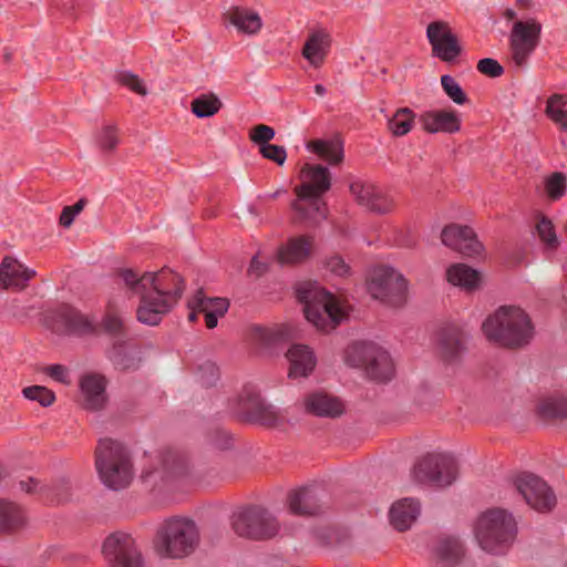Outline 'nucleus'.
Here are the masks:
<instances>
[{
  "instance_id": "1",
  "label": "nucleus",
  "mask_w": 567,
  "mask_h": 567,
  "mask_svg": "<svg viewBox=\"0 0 567 567\" xmlns=\"http://www.w3.org/2000/svg\"><path fill=\"white\" fill-rule=\"evenodd\" d=\"M116 274L131 292L140 296L136 317L148 326H157L177 305L185 289L183 278L166 267L141 276L130 268L118 269Z\"/></svg>"
},
{
  "instance_id": "2",
  "label": "nucleus",
  "mask_w": 567,
  "mask_h": 567,
  "mask_svg": "<svg viewBox=\"0 0 567 567\" xmlns=\"http://www.w3.org/2000/svg\"><path fill=\"white\" fill-rule=\"evenodd\" d=\"M482 330L489 341L508 349L523 348L534 337L528 315L514 306L499 307L485 319Z\"/></svg>"
},
{
  "instance_id": "3",
  "label": "nucleus",
  "mask_w": 567,
  "mask_h": 567,
  "mask_svg": "<svg viewBox=\"0 0 567 567\" xmlns=\"http://www.w3.org/2000/svg\"><path fill=\"white\" fill-rule=\"evenodd\" d=\"M473 532L484 551L492 555H504L515 543L518 526L511 512L493 507L477 516Z\"/></svg>"
},
{
  "instance_id": "4",
  "label": "nucleus",
  "mask_w": 567,
  "mask_h": 567,
  "mask_svg": "<svg viewBox=\"0 0 567 567\" xmlns=\"http://www.w3.org/2000/svg\"><path fill=\"white\" fill-rule=\"evenodd\" d=\"M199 539V530L194 520L171 517L158 526L153 548L161 558L183 559L196 550Z\"/></svg>"
},
{
  "instance_id": "5",
  "label": "nucleus",
  "mask_w": 567,
  "mask_h": 567,
  "mask_svg": "<svg viewBox=\"0 0 567 567\" xmlns=\"http://www.w3.org/2000/svg\"><path fill=\"white\" fill-rule=\"evenodd\" d=\"M95 466L102 482L110 488L126 487L132 478V462L126 449L118 441L102 439L95 450Z\"/></svg>"
},
{
  "instance_id": "6",
  "label": "nucleus",
  "mask_w": 567,
  "mask_h": 567,
  "mask_svg": "<svg viewBox=\"0 0 567 567\" xmlns=\"http://www.w3.org/2000/svg\"><path fill=\"white\" fill-rule=\"evenodd\" d=\"M344 361L350 367L363 368L375 381H389L394 374L389 353L373 342H353L346 349Z\"/></svg>"
},
{
  "instance_id": "7",
  "label": "nucleus",
  "mask_w": 567,
  "mask_h": 567,
  "mask_svg": "<svg viewBox=\"0 0 567 567\" xmlns=\"http://www.w3.org/2000/svg\"><path fill=\"white\" fill-rule=\"evenodd\" d=\"M231 527L239 537L252 540H268L280 532L277 517L261 505H249L235 513Z\"/></svg>"
},
{
  "instance_id": "8",
  "label": "nucleus",
  "mask_w": 567,
  "mask_h": 567,
  "mask_svg": "<svg viewBox=\"0 0 567 567\" xmlns=\"http://www.w3.org/2000/svg\"><path fill=\"white\" fill-rule=\"evenodd\" d=\"M298 298L305 305L306 319L318 330L329 331L340 323L341 309L329 291L320 288L300 289Z\"/></svg>"
},
{
  "instance_id": "9",
  "label": "nucleus",
  "mask_w": 567,
  "mask_h": 567,
  "mask_svg": "<svg viewBox=\"0 0 567 567\" xmlns=\"http://www.w3.org/2000/svg\"><path fill=\"white\" fill-rule=\"evenodd\" d=\"M101 554L111 567H144L146 563L137 539L131 533L121 529L103 539Z\"/></svg>"
},
{
  "instance_id": "10",
  "label": "nucleus",
  "mask_w": 567,
  "mask_h": 567,
  "mask_svg": "<svg viewBox=\"0 0 567 567\" xmlns=\"http://www.w3.org/2000/svg\"><path fill=\"white\" fill-rule=\"evenodd\" d=\"M367 286L372 298L379 299L391 307H401L406 301V280L392 268H374Z\"/></svg>"
},
{
  "instance_id": "11",
  "label": "nucleus",
  "mask_w": 567,
  "mask_h": 567,
  "mask_svg": "<svg viewBox=\"0 0 567 567\" xmlns=\"http://www.w3.org/2000/svg\"><path fill=\"white\" fill-rule=\"evenodd\" d=\"M457 466L455 462L441 454H427L422 457L413 468L414 480L422 484L437 487L450 486L456 478Z\"/></svg>"
},
{
  "instance_id": "12",
  "label": "nucleus",
  "mask_w": 567,
  "mask_h": 567,
  "mask_svg": "<svg viewBox=\"0 0 567 567\" xmlns=\"http://www.w3.org/2000/svg\"><path fill=\"white\" fill-rule=\"evenodd\" d=\"M542 24L535 19L516 21L509 34L511 55L514 64L524 68L539 43Z\"/></svg>"
},
{
  "instance_id": "13",
  "label": "nucleus",
  "mask_w": 567,
  "mask_h": 567,
  "mask_svg": "<svg viewBox=\"0 0 567 567\" xmlns=\"http://www.w3.org/2000/svg\"><path fill=\"white\" fill-rule=\"evenodd\" d=\"M517 492L526 503L539 513L550 512L557 503L554 491L540 477L534 474H524L516 478Z\"/></svg>"
},
{
  "instance_id": "14",
  "label": "nucleus",
  "mask_w": 567,
  "mask_h": 567,
  "mask_svg": "<svg viewBox=\"0 0 567 567\" xmlns=\"http://www.w3.org/2000/svg\"><path fill=\"white\" fill-rule=\"evenodd\" d=\"M426 38L432 47V54L443 62H452L462 53L458 38L446 21L429 23Z\"/></svg>"
},
{
  "instance_id": "15",
  "label": "nucleus",
  "mask_w": 567,
  "mask_h": 567,
  "mask_svg": "<svg viewBox=\"0 0 567 567\" xmlns=\"http://www.w3.org/2000/svg\"><path fill=\"white\" fill-rule=\"evenodd\" d=\"M53 319L64 327L68 334L76 337H99L101 328L93 315H86L79 309L62 305L53 312Z\"/></svg>"
},
{
  "instance_id": "16",
  "label": "nucleus",
  "mask_w": 567,
  "mask_h": 567,
  "mask_svg": "<svg viewBox=\"0 0 567 567\" xmlns=\"http://www.w3.org/2000/svg\"><path fill=\"white\" fill-rule=\"evenodd\" d=\"M327 498V493L321 487H301L288 494L287 504L291 514L311 517L323 513Z\"/></svg>"
},
{
  "instance_id": "17",
  "label": "nucleus",
  "mask_w": 567,
  "mask_h": 567,
  "mask_svg": "<svg viewBox=\"0 0 567 567\" xmlns=\"http://www.w3.org/2000/svg\"><path fill=\"white\" fill-rule=\"evenodd\" d=\"M442 243L466 257H475L484 251L474 229L467 225L450 224L441 233Z\"/></svg>"
},
{
  "instance_id": "18",
  "label": "nucleus",
  "mask_w": 567,
  "mask_h": 567,
  "mask_svg": "<svg viewBox=\"0 0 567 567\" xmlns=\"http://www.w3.org/2000/svg\"><path fill=\"white\" fill-rule=\"evenodd\" d=\"M303 183L295 188L299 199H317L331 187V175L322 165L305 164L301 168Z\"/></svg>"
},
{
  "instance_id": "19",
  "label": "nucleus",
  "mask_w": 567,
  "mask_h": 567,
  "mask_svg": "<svg viewBox=\"0 0 567 567\" xmlns=\"http://www.w3.org/2000/svg\"><path fill=\"white\" fill-rule=\"evenodd\" d=\"M350 192L355 202L375 214H388L394 207V202L372 183L355 181L350 184Z\"/></svg>"
},
{
  "instance_id": "20",
  "label": "nucleus",
  "mask_w": 567,
  "mask_h": 567,
  "mask_svg": "<svg viewBox=\"0 0 567 567\" xmlns=\"http://www.w3.org/2000/svg\"><path fill=\"white\" fill-rule=\"evenodd\" d=\"M422 128L429 134H455L461 131V117L454 110H432L420 115Z\"/></svg>"
},
{
  "instance_id": "21",
  "label": "nucleus",
  "mask_w": 567,
  "mask_h": 567,
  "mask_svg": "<svg viewBox=\"0 0 567 567\" xmlns=\"http://www.w3.org/2000/svg\"><path fill=\"white\" fill-rule=\"evenodd\" d=\"M303 405L307 413L318 417L336 419L341 416L346 410L339 398L322 391L307 394L303 399Z\"/></svg>"
},
{
  "instance_id": "22",
  "label": "nucleus",
  "mask_w": 567,
  "mask_h": 567,
  "mask_svg": "<svg viewBox=\"0 0 567 567\" xmlns=\"http://www.w3.org/2000/svg\"><path fill=\"white\" fill-rule=\"evenodd\" d=\"M106 379L96 373L85 374L80 380V389L83 395V409L87 411H100L106 403Z\"/></svg>"
},
{
  "instance_id": "23",
  "label": "nucleus",
  "mask_w": 567,
  "mask_h": 567,
  "mask_svg": "<svg viewBox=\"0 0 567 567\" xmlns=\"http://www.w3.org/2000/svg\"><path fill=\"white\" fill-rule=\"evenodd\" d=\"M188 307H194L205 316V324L208 329L217 327L218 318L226 315L229 309V301L226 298L206 297L199 289L188 301Z\"/></svg>"
},
{
  "instance_id": "24",
  "label": "nucleus",
  "mask_w": 567,
  "mask_h": 567,
  "mask_svg": "<svg viewBox=\"0 0 567 567\" xmlns=\"http://www.w3.org/2000/svg\"><path fill=\"white\" fill-rule=\"evenodd\" d=\"M221 19L225 25L231 24L238 32L247 35L257 34L262 27L261 18L256 11L240 6L230 7L223 13Z\"/></svg>"
},
{
  "instance_id": "25",
  "label": "nucleus",
  "mask_w": 567,
  "mask_h": 567,
  "mask_svg": "<svg viewBox=\"0 0 567 567\" xmlns=\"http://www.w3.org/2000/svg\"><path fill=\"white\" fill-rule=\"evenodd\" d=\"M35 276V270L25 268L13 257H4L0 264V289H23Z\"/></svg>"
},
{
  "instance_id": "26",
  "label": "nucleus",
  "mask_w": 567,
  "mask_h": 567,
  "mask_svg": "<svg viewBox=\"0 0 567 567\" xmlns=\"http://www.w3.org/2000/svg\"><path fill=\"white\" fill-rule=\"evenodd\" d=\"M330 44L331 38L326 30H315L309 33L301 54L311 66L319 69L324 63Z\"/></svg>"
},
{
  "instance_id": "27",
  "label": "nucleus",
  "mask_w": 567,
  "mask_h": 567,
  "mask_svg": "<svg viewBox=\"0 0 567 567\" xmlns=\"http://www.w3.org/2000/svg\"><path fill=\"white\" fill-rule=\"evenodd\" d=\"M421 512L419 501L414 498H402L392 504L389 518L390 524L398 532H405L416 522Z\"/></svg>"
},
{
  "instance_id": "28",
  "label": "nucleus",
  "mask_w": 567,
  "mask_h": 567,
  "mask_svg": "<svg viewBox=\"0 0 567 567\" xmlns=\"http://www.w3.org/2000/svg\"><path fill=\"white\" fill-rule=\"evenodd\" d=\"M290 363L289 378H301L309 375L317 363L316 357L308 346L295 344L286 353Z\"/></svg>"
},
{
  "instance_id": "29",
  "label": "nucleus",
  "mask_w": 567,
  "mask_h": 567,
  "mask_svg": "<svg viewBox=\"0 0 567 567\" xmlns=\"http://www.w3.org/2000/svg\"><path fill=\"white\" fill-rule=\"evenodd\" d=\"M436 557L451 565H462L467 563L466 549L460 538L449 536L441 538L434 549Z\"/></svg>"
},
{
  "instance_id": "30",
  "label": "nucleus",
  "mask_w": 567,
  "mask_h": 567,
  "mask_svg": "<svg viewBox=\"0 0 567 567\" xmlns=\"http://www.w3.org/2000/svg\"><path fill=\"white\" fill-rule=\"evenodd\" d=\"M109 358L115 369L121 371L136 370L141 358L138 349L127 342H116L109 352Z\"/></svg>"
},
{
  "instance_id": "31",
  "label": "nucleus",
  "mask_w": 567,
  "mask_h": 567,
  "mask_svg": "<svg viewBox=\"0 0 567 567\" xmlns=\"http://www.w3.org/2000/svg\"><path fill=\"white\" fill-rule=\"evenodd\" d=\"M312 247V238L300 236L288 241L285 248L279 250V261L281 264H296L303 261L309 257Z\"/></svg>"
},
{
  "instance_id": "32",
  "label": "nucleus",
  "mask_w": 567,
  "mask_h": 567,
  "mask_svg": "<svg viewBox=\"0 0 567 567\" xmlns=\"http://www.w3.org/2000/svg\"><path fill=\"white\" fill-rule=\"evenodd\" d=\"M24 523V513L18 504L0 499V532H16L20 529Z\"/></svg>"
},
{
  "instance_id": "33",
  "label": "nucleus",
  "mask_w": 567,
  "mask_h": 567,
  "mask_svg": "<svg viewBox=\"0 0 567 567\" xmlns=\"http://www.w3.org/2000/svg\"><path fill=\"white\" fill-rule=\"evenodd\" d=\"M308 147L330 165H338L343 161V144L339 138L316 140Z\"/></svg>"
},
{
  "instance_id": "34",
  "label": "nucleus",
  "mask_w": 567,
  "mask_h": 567,
  "mask_svg": "<svg viewBox=\"0 0 567 567\" xmlns=\"http://www.w3.org/2000/svg\"><path fill=\"white\" fill-rule=\"evenodd\" d=\"M447 280L454 286H460L466 290H473L478 287L481 277L478 271L464 265L456 264L447 269Z\"/></svg>"
},
{
  "instance_id": "35",
  "label": "nucleus",
  "mask_w": 567,
  "mask_h": 567,
  "mask_svg": "<svg viewBox=\"0 0 567 567\" xmlns=\"http://www.w3.org/2000/svg\"><path fill=\"white\" fill-rule=\"evenodd\" d=\"M465 336L456 328L442 330L440 336V349L446 360L455 359L465 348Z\"/></svg>"
},
{
  "instance_id": "36",
  "label": "nucleus",
  "mask_w": 567,
  "mask_h": 567,
  "mask_svg": "<svg viewBox=\"0 0 567 567\" xmlns=\"http://www.w3.org/2000/svg\"><path fill=\"white\" fill-rule=\"evenodd\" d=\"M545 113L558 126L559 131L567 132V95L554 94L549 96Z\"/></svg>"
},
{
  "instance_id": "37",
  "label": "nucleus",
  "mask_w": 567,
  "mask_h": 567,
  "mask_svg": "<svg viewBox=\"0 0 567 567\" xmlns=\"http://www.w3.org/2000/svg\"><path fill=\"white\" fill-rule=\"evenodd\" d=\"M415 113L410 107H400L388 121V130L395 137L406 135L414 126Z\"/></svg>"
},
{
  "instance_id": "38",
  "label": "nucleus",
  "mask_w": 567,
  "mask_h": 567,
  "mask_svg": "<svg viewBox=\"0 0 567 567\" xmlns=\"http://www.w3.org/2000/svg\"><path fill=\"white\" fill-rule=\"evenodd\" d=\"M223 107L221 101L214 93L202 94L190 103L192 112L199 118L210 117Z\"/></svg>"
},
{
  "instance_id": "39",
  "label": "nucleus",
  "mask_w": 567,
  "mask_h": 567,
  "mask_svg": "<svg viewBox=\"0 0 567 567\" xmlns=\"http://www.w3.org/2000/svg\"><path fill=\"white\" fill-rule=\"evenodd\" d=\"M299 197L291 203V208L295 210L296 216L293 223H309L317 224L320 218H324L323 213L317 202L301 203Z\"/></svg>"
},
{
  "instance_id": "40",
  "label": "nucleus",
  "mask_w": 567,
  "mask_h": 567,
  "mask_svg": "<svg viewBox=\"0 0 567 567\" xmlns=\"http://www.w3.org/2000/svg\"><path fill=\"white\" fill-rule=\"evenodd\" d=\"M248 420L250 422L260 424L267 427L277 426L281 417L272 405L265 403H257L250 411H248Z\"/></svg>"
},
{
  "instance_id": "41",
  "label": "nucleus",
  "mask_w": 567,
  "mask_h": 567,
  "mask_svg": "<svg viewBox=\"0 0 567 567\" xmlns=\"http://www.w3.org/2000/svg\"><path fill=\"white\" fill-rule=\"evenodd\" d=\"M101 333L105 332L111 336H121L124 332V323L118 315L114 301L109 300L105 308V313L101 320Z\"/></svg>"
},
{
  "instance_id": "42",
  "label": "nucleus",
  "mask_w": 567,
  "mask_h": 567,
  "mask_svg": "<svg viewBox=\"0 0 567 567\" xmlns=\"http://www.w3.org/2000/svg\"><path fill=\"white\" fill-rule=\"evenodd\" d=\"M537 411L544 420L567 419V398H548L538 405Z\"/></svg>"
},
{
  "instance_id": "43",
  "label": "nucleus",
  "mask_w": 567,
  "mask_h": 567,
  "mask_svg": "<svg viewBox=\"0 0 567 567\" xmlns=\"http://www.w3.org/2000/svg\"><path fill=\"white\" fill-rule=\"evenodd\" d=\"M284 336L282 329H269L261 326H252L249 329L250 341L260 347L272 346L282 340Z\"/></svg>"
},
{
  "instance_id": "44",
  "label": "nucleus",
  "mask_w": 567,
  "mask_h": 567,
  "mask_svg": "<svg viewBox=\"0 0 567 567\" xmlns=\"http://www.w3.org/2000/svg\"><path fill=\"white\" fill-rule=\"evenodd\" d=\"M96 143L103 154H113L120 144L118 128L114 124H105L101 127Z\"/></svg>"
},
{
  "instance_id": "45",
  "label": "nucleus",
  "mask_w": 567,
  "mask_h": 567,
  "mask_svg": "<svg viewBox=\"0 0 567 567\" xmlns=\"http://www.w3.org/2000/svg\"><path fill=\"white\" fill-rule=\"evenodd\" d=\"M544 186L548 198L558 200L566 194L567 177L561 172H555L546 177Z\"/></svg>"
},
{
  "instance_id": "46",
  "label": "nucleus",
  "mask_w": 567,
  "mask_h": 567,
  "mask_svg": "<svg viewBox=\"0 0 567 567\" xmlns=\"http://www.w3.org/2000/svg\"><path fill=\"white\" fill-rule=\"evenodd\" d=\"M163 471L168 475H182L186 471V458L176 451L166 450L162 454Z\"/></svg>"
},
{
  "instance_id": "47",
  "label": "nucleus",
  "mask_w": 567,
  "mask_h": 567,
  "mask_svg": "<svg viewBox=\"0 0 567 567\" xmlns=\"http://www.w3.org/2000/svg\"><path fill=\"white\" fill-rule=\"evenodd\" d=\"M536 233L542 243L548 249H556L559 246V240L555 231V227L549 218L540 216L536 224Z\"/></svg>"
},
{
  "instance_id": "48",
  "label": "nucleus",
  "mask_w": 567,
  "mask_h": 567,
  "mask_svg": "<svg viewBox=\"0 0 567 567\" xmlns=\"http://www.w3.org/2000/svg\"><path fill=\"white\" fill-rule=\"evenodd\" d=\"M25 399L37 401L41 406L48 408L55 402V394L52 390L42 385H30L22 390Z\"/></svg>"
},
{
  "instance_id": "49",
  "label": "nucleus",
  "mask_w": 567,
  "mask_h": 567,
  "mask_svg": "<svg viewBox=\"0 0 567 567\" xmlns=\"http://www.w3.org/2000/svg\"><path fill=\"white\" fill-rule=\"evenodd\" d=\"M441 85L445 94L456 104L463 105L468 99L457 81L449 74L441 76Z\"/></svg>"
},
{
  "instance_id": "50",
  "label": "nucleus",
  "mask_w": 567,
  "mask_h": 567,
  "mask_svg": "<svg viewBox=\"0 0 567 567\" xmlns=\"http://www.w3.org/2000/svg\"><path fill=\"white\" fill-rule=\"evenodd\" d=\"M116 81L118 84L127 87L137 95L145 96L147 94V87L144 81L131 71L118 72L116 74Z\"/></svg>"
},
{
  "instance_id": "51",
  "label": "nucleus",
  "mask_w": 567,
  "mask_h": 567,
  "mask_svg": "<svg viewBox=\"0 0 567 567\" xmlns=\"http://www.w3.org/2000/svg\"><path fill=\"white\" fill-rule=\"evenodd\" d=\"M86 204V198H80L74 205L64 206L59 217V225L63 228H70L74 218L84 209Z\"/></svg>"
},
{
  "instance_id": "52",
  "label": "nucleus",
  "mask_w": 567,
  "mask_h": 567,
  "mask_svg": "<svg viewBox=\"0 0 567 567\" xmlns=\"http://www.w3.org/2000/svg\"><path fill=\"white\" fill-rule=\"evenodd\" d=\"M207 437L209 444L216 450L225 451L230 449L233 445L231 435L221 429L212 430Z\"/></svg>"
},
{
  "instance_id": "53",
  "label": "nucleus",
  "mask_w": 567,
  "mask_h": 567,
  "mask_svg": "<svg viewBox=\"0 0 567 567\" xmlns=\"http://www.w3.org/2000/svg\"><path fill=\"white\" fill-rule=\"evenodd\" d=\"M275 134L276 132L271 126L258 124L249 132V138L261 147L262 145L269 144V141L275 137Z\"/></svg>"
},
{
  "instance_id": "54",
  "label": "nucleus",
  "mask_w": 567,
  "mask_h": 567,
  "mask_svg": "<svg viewBox=\"0 0 567 567\" xmlns=\"http://www.w3.org/2000/svg\"><path fill=\"white\" fill-rule=\"evenodd\" d=\"M260 154L269 159L275 162L278 165H282L287 158V152L284 146L267 144L259 147Z\"/></svg>"
},
{
  "instance_id": "55",
  "label": "nucleus",
  "mask_w": 567,
  "mask_h": 567,
  "mask_svg": "<svg viewBox=\"0 0 567 567\" xmlns=\"http://www.w3.org/2000/svg\"><path fill=\"white\" fill-rule=\"evenodd\" d=\"M477 70L489 78H499L504 73V68L492 58H484L478 61Z\"/></svg>"
},
{
  "instance_id": "56",
  "label": "nucleus",
  "mask_w": 567,
  "mask_h": 567,
  "mask_svg": "<svg viewBox=\"0 0 567 567\" xmlns=\"http://www.w3.org/2000/svg\"><path fill=\"white\" fill-rule=\"evenodd\" d=\"M326 268L339 276L347 277L350 275V266L340 256H332L326 261Z\"/></svg>"
},
{
  "instance_id": "57",
  "label": "nucleus",
  "mask_w": 567,
  "mask_h": 567,
  "mask_svg": "<svg viewBox=\"0 0 567 567\" xmlns=\"http://www.w3.org/2000/svg\"><path fill=\"white\" fill-rule=\"evenodd\" d=\"M43 372L52 379L68 384V369L62 364H52L43 368Z\"/></svg>"
},
{
  "instance_id": "58",
  "label": "nucleus",
  "mask_w": 567,
  "mask_h": 567,
  "mask_svg": "<svg viewBox=\"0 0 567 567\" xmlns=\"http://www.w3.org/2000/svg\"><path fill=\"white\" fill-rule=\"evenodd\" d=\"M53 564H63V565H87L90 564V559L86 555L69 553L61 557V559H53Z\"/></svg>"
},
{
  "instance_id": "59",
  "label": "nucleus",
  "mask_w": 567,
  "mask_h": 567,
  "mask_svg": "<svg viewBox=\"0 0 567 567\" xmlns=\"http://www.w3.org/2000/svg\"><path fill=\"white\" fill-rule=\"evenodd\" d=\"M250 274H254L257 278L261 277L268 271V264L265 261H260L258 256H255L251 259L249 270Z\"/></svg>"
},
{
  "instance_id": "60",
  "label": "nucleus",
  "mask_w": 567,
  "mask_h": 567,
  "mask_svg": "<svg viewBox=\"0 0 567 567\" xmlns=\"http://www.w3.org/2000/svg\"><path fill=\"white\" fill-rule=\"evenodd\" d=\"M20 484L22 489H24L27 493H32L38 485V483L32 478H30L28 482H21Z\"/></svg>"
},
{
  "instance_id": "61",
  "label": "nucleus",
  "mask_w": 567,
  "mask_h": 567,
  "mask_svg": "<svg viewBox=\"0 0 567 567\" xmlns=\"http://www.w3.org/2000/svg\"><path fill=\"white\" fill-rule=\"evenodd\" d=\"M326 87L322 84L315 85V93L319 96H323L326 94Z\"/></svg>"
},
{
  "instance_id": "62",
  "label": "nucleus",
  "mask_w": 567,
  "mask_h": 567,
  "mask_svg": "<svg viewBox=\"0 0 567 567\" xmlns=\"http://www.w3.org/2000/svg\"><path fill=\"white\" fill-rule=\"evenodd\" d=\"M189 308H190L192 311L188 315V320L190 322H194L197 319V315L200 313V312L197 309H195L194 307H189Z\"/></svg>"
},
{
  "instance_id": "63",
  "label": "nucleus",
  "mask_w": 567,
  "mask_h": 567,
  "mask_svg": "<svg viewBox=\"0 0 567 567\" xmlns=\"http://www.w3.org/2000/svg\"><path fill=\"white\" fill-rule=\"evenodd\" d=\"M504 17L507 20H513L516 17V12L513 9H506L505 12H504Z\"/></svg>"
},
{
  "instance_id": "64",
  "label": "nucleus",
  "mask_w": 567,
  "mask_h": 567,
  "mask_svg": "<svg viewBox=\"0 0 567 567\" xmlns=\"http://www.w3.org/2000/svg\"><path fill=\"white\" fill-rule=\"evenodd\" d=\"M3 58H4V61H6L7 63H10V62H11V60H12V52H10V51H8V50H7V51H6V53H4V55H3Z\"/></svg>"
}]
</instances>
